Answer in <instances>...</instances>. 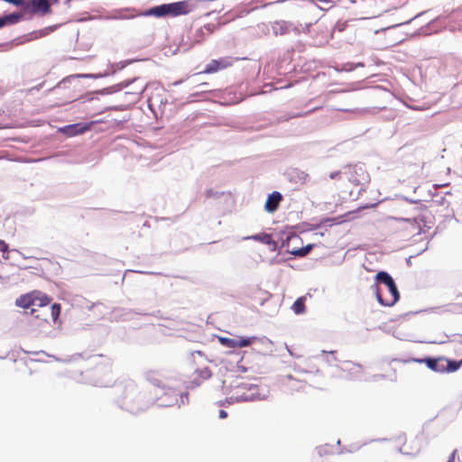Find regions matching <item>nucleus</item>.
Instances as JSON below:
<instances>
[{"mask_svg": "<svg viewBox=\"0 0 462 462\" xmlns=\"http://www.w3.org/2000/svg\"><path fill=\"white\" fill-rule=\"evenodd\" d=\"M222 345L227 347L236 348L237 347L236 344V337L235 338H229V337H220L219 338Z\"/></svg>", "mask_w": 462, "mask_h": 462, "instance_id": "obj_18", "label": "nucleus"}, {"mask_svg": "<svg viewBox=\"0 0 462 462\" xmlns=\"http://www.w3.org/2000/svg\"><path fill=\"white\" fill-rule=\"evenodd\" d=\"M340 175V171H333L329 174V178L334 180V179H337L338 178Z\"/></svg>", "mask_w": 462, "mask_h": 462, "instance_id": "obj_22", "label": "nucleus"}, {"mask_svg": "<svg viewBox=\"0 0 462 462\" xmlns=\"http://www.w3.org/2000/svg\"><path fill=\"white\" fill-rule=\"evenodd\" d=\"M457 362L459 364V368H460L462 366V358L459 361H457Z\"/></svg>", "mask_w": 462, "mask_h": 462, "instance_id": "obj_28", "label": "nucleus"}, {"mask_svg": "<svg viewBox=\"0 0 462 462\" xmlns=\"http://www.w3.org/2000/svg\"><path fill=\"white\" fill-rule=\"evenodd\" d=\"M295 314H302L305 311V297L298 298L291 307Z\"/></svg>", "mask_w": 462, "mask_h": 462, "instance_id": "obj_13", "label": "nucleus"}, {"mask_svg": "<svg viewBox=\"0 0 462 462\" xmlns=\"http://www.w3.org/2000/svg\"><path fill=\"white\" fill-rule=\"evenodd\" d=\"M428 211L424 210L419 215L415 216L412 219H405L408 222H411L416 225V230L420 233L424 227L430 228V226L426 225L425 220L427 218Z\"/></svg>", "mask_w": 462, "mask_h": 462, "instance_id": "obj_8", "label": "nucleus"}, {"mask_svg": "<svg viewBox=\"0 0 462 462\" xmlns=\"http://www.w3.org/2000/svg\"><path fill=\"white\" fill-rule=\"evenodd\" d=\"M32 294L33 296V306L44 307L50 304L51 301V298L42 291H32Z\"/></svg>", "mask_w": 462, "mask_h": 462, "instance_id": "obj_7", "label": "nucleus"}, {"mask_svg": "<svg viewBox=\"0 0 462 462\" xmlns=\"http://www.w3.org/2000/svg\"><path fill=\"white\" fill-rule=\"evenodd\" d=\"M418 363H424L428 368L437 373H445V356H439L436 358L426 357L423 359H415Z\"/></svg>", "mask_w": 462, "mask_h": 462, "instance_id": "obj_5", "label": "nucleus"}, {"mask_svg": "<svg viewBox=\"0 0 462 462\" xmlns=\"http://www.w3.org/2000/svg\"><path fill=\"white\" fill-rule=\"evenodd\" d=\"M60 311H61V307L60 304L54 303L51 306V317H52L53 321H56L58 319V318L60 317Z\"/></svg>", "mask_w": 462, "mask_h": 462, "instance_id": "obj_19", "label": "nucleus"}, {"mask_svg": "<svg viewBox=\"0 0 462 462\" xmlns=\"http://www.w3.org/2000/svg\"><path fill=\"white\" fill-rule=\"evenodd\" d=\"M32 297L33 296L32 292L22 295L16 300V305L23 309H29L30 307L33 306Z\"/></svg>", "mask_w": 462, "mask_h": 462, "instance_id": "obj_10", "label": "nucleus"}, {"mask_svg": "<svg viewBox=\"0 0 462 462\" xmlns=\"http://www.w3.org/2000/svg\"><path fill=\"white\" fill-rule=\"evenodd\" d=\"M317 26L318 27H322V24L321 23H317Z\"/></svg>", "mask_w": 462, "mask_h": 462, "instance_id": "obj_29", "label": "nucleus"}, {"mask_svg": "<svg viewBox=\"0 0 462 462\" xmlns=\"http://www.w3.org/2000/svg\"><path fill=\"white\" fill-rule=\"evenodd\" d=\"M282 199V196L278 191H273L272 194H270L266 199L264 208L267 212L273 213L274 212L278 207L280 202Z\"/></svg>", "mask_w": 462, "mask_h": 462, "instance_id": "obj_6", "label": "nucleus"}, {"mask_svg": "<svg viewBox=\"0 0 462 462\" xmlns=\"http://www.w3.org/2000/svg\"><path fill=\"white\" fill-rule=\"evenodd\" d=\"M256 339V337H246V338H244V337H236V346L237 347H245V346H248L249 345H251L254 340Z\"/></svg>", "mask_w": 462, "mask_h": 462, "instance_id": "obj_16", "label": "nucleus"}, {"mask_svg": "<svg viewBox=\"0 0 462 462\" xmlns=\"http://www.w3.org/2000/svg\"><path fill=\"white\" fill-rule=\"evenodd\" d=\"M226 416H227L226 411H224V410H220V411H219V417H220L221 419H225V418H226Z\"/></svg>", "mask_w": 462, "mask_h": 462, "instance_id": "obj_25", "label": "nucleus"}, {"mask_svg": "<svg viewBox=\"0 0 462 462\" xmlns=\"http://www.w3.org/2000/svg\"><path fill=\"white\" fill-rule=\"evenodd\" d=\"M384 372L386 373L385 376L389 377L390 380H392V381H395L396 380V378H397V374H396L397 369L394 367L393 363L389 364L385 367Z\"/></svg>", "mask_w": 462, "mask_h": 462, "instance_id": "obj_15", "label": "nucleus"}, {"mask_svg": "<svg viewBox=\"0 0 462 462\" xmlns=\"http://www.w3.org/2000/svg\"><path fill=\"white\" fill-rule=\"evenodd\" d=\"M312 247H313L312 245H306L304 247H301L300 249L293 250L291 252V254L296 255V256H305V255H307L310 252Z\"/></svg>", "mask_w": 462, "mask_h": 462, "instance_id": "obj_17", "label": "nucleus"}, {"mask_svg": "<svg viewBox=\"0 0 462 462\" xmlns=\"http://www.w3.org/2000/svg\"><path fill=\"white\" fill-rule=\"evenodd\" d=\"M456 453H457V450H454L451 453V455H450V457H449V458H448V460L447 462H454L455 461Z\"/></svg>", "mask_w": 462, "mask_h": 462, "instance_id": "obj_24", "label": "nucleus"}, {"mask_svg": "<svg viewBox=\"0 0 462 462\" xmlns=\"http://www.w3.org/2000/svg\"><path fill=\"white\" fill-rule=\"evenodd\" d=\"M95 123L96 122L92 121L87 125L76 124V125H69L68 128L74 130L75 134H83V133L90 130L92 128V126L95 125Z\"/></svg>", "mask_w": 462, "mask_h": 462, "instance_id": "obj_12", "label": "nucleus"}, {"mask_svg": "<svg viewBox=\"0 0 462 462\" xmlns=\"http://www.w3.org/2000/svg\"><path fill=\"white\" fill-rule=\"evenodd\" d=\"M376 282L372 286L381 305L392 307L400 299L398 288L392 276L383 271L375 275Z\"/></svg>", "mask_w": 462, "mask_h": 462, "instance_id": "obj_1", "label": "nucleus"}, {"mask_svg": "<svg viewBox=\"0 0 462 462\" xmlns=\"http://www.w3.org/2000/svg\"><path fill=\"white\" fill-rule=\"evenodd\" d=\"M330 37H331V35H327V36L325 37V41H326V42H328V39H329Z\"/></svg>", "mask_w": 462, "mask_h": 462, "instance_id": "obj_27", "label": "nucleus"}, {"mask_svg": "<svg viewBox=\"0 0 462 462\" xmlns=\"http://www.w3.org/2000/svg\"><path fill=\"white\" fill-rule=\"evenodd\" d=\"M8 250H9L8 245L4 240H0V252H2L3 254H7V255H5V254L3 255L5 259L9 258Z\"/></svg>", "mask_w": 462, "mask_h": 462, "instance_id": "obj_21", "label": "nucleus"}, {"mask_svg": "<svg viewBox=\"0 0 462 462\" xmlns=\"http://www.w3.org/2000/svg\"><path fill=\"white\" fill-rule=\"evenodd\" d=\"M211 376L212 372L208 366L198 367L191 375L190 384L194 387L199 386Z\"/></svg>", "mask_w": 462, "mask_h": 462, "instance_id": "obj_4", "label": "nucleus"}, {"mask_svg": "<svg viewBox=\"0 0 462 462\" xmlns=\"http://www.w3.org/2000/svg\"><path fill=\"white\" fill-rule=\"evenodd\" d=\"M195 9L193 0H183L171 4H163L152 8L145 12V15L154 17L171 16L176 17L180 15H186Z\"/></svg>", "mask_w": 462, "mask_h": 462, "instance_id": "obj_2", "label": "nucleus"}, {"mask_svg": "<svg viewBox=\"0 0 462 462\" xmlns=\"http://www.w3.org/2000/svg\"><path fill=\"white\" fill-rule=\"evenodd\" d=\"M347 26L346 21H338L333 28V32L337 31L339 32H343Z\"/></svg>", "mask_w": 462, "mask_h": 462, "instance_id": "obj_20", "label": "nucleus"}, {"mask_svg": "<svg viewBox=\"0 0 462 462\" xmlns=\"http://www.w3.org/2000/svg\"><path fill=\"white\" fill-rule=\"evenodd\" d=\"M350 365H351V368H350V369L355 370L356 373H359V372H360L361 367H360L359 365H354V364H350Z\"/></svg>", "mask_w": 462, "mask_h": 462, "instance_id": "obj_23", "label": "nucleus"}, {"mask_svg": "<svg viewBox=\"0 0 462 462\" xmlns=\"http://www.w3.org/2000/svg\"><path fill=\"white\" fill-rule=\"evenodd\" d=\"M459 369V364L457 361L450 360L446 357L445 361V373H454Z\"/></svg>", "mask_w": 462, "mask_h": 462, "instance_id": "obj_14", "label": "nucleus"}, {"mask_svg": "<svg viewBox=\"0 0 462 462\" xmlns=\"http://www.w3.org/2000/svg\"><path fill=\"white\" fill-rule=\"evenodd\" d=\"M246 239H253L254 241H259L265 245H272L275 246V242L273 240L271 234L262 233V234L248 236V237H246Z\"/></svg>", "mask_w": 462, "mask_h": 462, "instance_id": "obj_11", "label": "nucleus"}, {"mask_svg": "<svg viewBox=\"0 0 462 462\" xmlns=\"http://www.w3.org/2000/svg\"><path fill=\"white\" fill-rule=\"evenodd\" d=\"M402 450L404 453H409L408 449L406 448L405 444L402 446Z\"/></svg>", "mask_w": 462, "mask_h": 462, "instance_id": "obj_26", "label": "nucleus"}, {"mask_svg": "<svg viewBox=\"0 0 462 462\" xmlns=\"http://www.w3.org/2000/svg\"><path fill=\"white\" fill-rule=\"evenodd\" d=\"M233 65L229 58H220L218 60H212L203 70V73L212 74L219 70L226 69Z\"/></svg>", "mask_w": 462, "mask_h": 462, "instance_id": "obj_3", "label": "nucleus"}, {"mask_svg": "<svg viewBox=\"0 0 462 462\" xmlns=\"http://www.w3.org/2000/svg\"><path fill=\"white\" fill-rule=\"evenodd\" d=\"M23 19V14H18V13H13L7 15H5L0 18V28H3L5 25L15 24L19 23Z\"/></svg>", "mask_w": 462, "mask_h": 462, "instance_id": "obj_9", "label": "nucleus"}]
</instances>
